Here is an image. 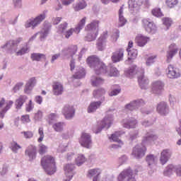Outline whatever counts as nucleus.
I'll use <instances>...</instances> for the list:
<instances>
[{
	"mask_svg": "<svg viewBox=\"0 0 181 181\" xmlns=\"http://www.w3.org/2000/svg\"><path fill=\"white\" fill-rule=\"evenodd\" d=\"M177 0H166V4L169 8H173L175 5H177Z\"/></svg>",
	"mask_w": 181,
	"mask_h": 181,
	"instance_id": "obj_60",
	"label": "nucleus"
},
{
	"mask_svg": "<svg viewBox=\"0 0 181 181\" xmlns=\"http://www.w3.org/2000/svg\"><path fill=\"white\" fill-rule=\"evenodd\" d=\"M136 73H138L136 71V65H133L129 69L125 71L127 77H129V78H132V77H134Z\"/></svg>",
	"mask_w": 181,
	"mask_h": 181,
	"instance_id": "obj_37",
	"label": "nucleus"
},
{
	"mask_svg": "<svg viewBox=\"0 0 181 181\" xmlns=\"http://www.w3.org/2000/svg\"><path fill=\"white\" fill-rule=\"evenodd\" d=\"M28 100V96L23 95H20L18 99H16L15 105L16 108L17 110H21L22 108V106L26 101Z\"/></svg>",
	"mask_w": 181,
	"mask_h": 181,
	"instance_id": "obj_34",
	"label": "nucleus"
},
{
	"mask_svg": "<svg viewBox=\"0 0 181 181\" xmlns=\"http://www.w3.org/2000/svg\"><path fill=\"white\" fill-rule=\"evenodd\" d=\"M121 136V132H116L115 134H112L110 139H112L113 142H117V144H121L122 145V141L119 139Z\"/></svg>",
	"mask_w": 181,
	"mask_h": 181,
	"instance_id": "obj_41",
	"label": "nucleus"
},
{
	"mask_svg": "<svg viewBox=\"0 0 181 181\" xmlns=\"http://www.w3.org/2000/svg\"><path fill=\"white\" fill-rule=\"evenodd\" d=\"M149 40H151V38L141 34L136 37V43L139 47H144Z\"/></svg>",
	"mask_w": 181,
	"mask_h": 181,
	"instance_id": "obj_29",
	"label": "nucleus"
},
{
	"mask_svg": "<svg viewBox=\"0 0 181 181\" xmlns=\"http://www.w3.org/2000/svg\"><path fill=\"white\" fill-rule=\"evenodd\" d=\"M46 19V11H43L41 14L38 15L37 17H35L33 20L27 21L25 23V27L26 28H32V29H35L36 26L38 25H40L43 21Z\"/></svg>",
	"mask_w": 181,
	"mask_h": 181,
	"instance_id": "obj_8",
	"label": "nucleus"
},
{
	"mask_svg": "<svg viewBox=\"0 0 181 181\" xmlns=\"http://www.w3.org/2000/svg\"><path fill=\"white\" fill-rule=\"evenodd\" d=\"M87 6V4L84 0H79V1L76 4L74 9L76 11H81V9H84Z\"/></svg>",
	"mask_w": 181,
	"mask_h": 181,
	"instance_id": "obj_43",
	"label": "nucleus"
},
{
	"mask_svg": "<svg viewBox=\"0 0 181 181\" xmlns=\"http://www.w3.org/2000/svg\"><path fill=\"white\" fill-rule=\"evenodd\" d=\"M101 175V170L99 168L90 169L88 171V177H93V179L96 178V180L100 179V175Z\"/></svg>",
	"mask_w": 181,
	"mask_h": 181,
	"instance_id": "obj_33",
	"label": "nucleus"
},
{
	"mask_svg": "<svg viewBox=\"0 0 181 181\" xmlns=\"http://www.w3.org/2000/svg\"><path fill=\"white\" fill-rule=\"evenodd\" d=\"M178 50L177 46L175 45V44H171L169 46L168 50L167 51V62L168 63L171 62L172 59H173V57L176 55Z\"/></svg>",
	"mask_w": 181,
	"mask_h": 181,
	"instance_id": "obj_19",
	"label": "nucleus"
},
{
	"mask_svg": "<svg viewBox=\"0 0 181 181\" xmlns=\"http://www.w3.org/2000/svg\"><path fill=\"white\" fill-rule=\"evenodd\" d=\"M174 170H176V168L173 165H170L166 167L165 170H164L165 176H170L172 173H173Z\"/></svg>",
	"mask_w": 181,
	"mask_h": 181,
	"instance_id": "obj_45",
	"label": "nucleus"
},
{
	"mask_svg": "<svg viewBox=\"0 0 181 181\" xmlns=\"http://www.w3.org/2000/svg\"><path fill=\"white\" fill-rule=\"evenodd\" d=\"M23 86V82H19L15 85V86L13 88V93H18L19 90L22 88Z\"/></svg>",
	"mask_w": 181,
	"mask_h": 181,
	"instance_id": "obj_58",
	"label": "nucleus"
},
{
	"mask_svg": "<svg viewBox=\"0 0 181 181\" xmlns=\"http://www.w3.org/2000/svg\"><path fill=\"white\" fill-rule=\"evenodd\" d=\"M35 86H36V78L35 77H33L30 78L25 84L24 88L25 94H30V91L33 90V87H35Z\"/></svg>",
	"mask_w": 181,
	"mask_h": 181,
	"instance_id": "obj_27",
	"label": "nucleus"
},
{
	"mask_svg": "<svg viewBox=\"0 0 181 181\" xmlns=\"http://www.w3.org/2000/svg\"><path fill=\"white\" fill-rule=\"evenodd\" d=\"M127 52H128L129 56H131V58L130 57L128 58L129 61L135 59L136 56H138V50L136 49L129 50V48H127Z\"/></svg>",
	"mask_w": 181,
	"mask_h": 181,
	"instance_id": "obj_48",
	"label": "nucleus"
},
{
	"mask_svg": "<svg viewBox=\"0 0 181 181\" xmlns=\"http://www.w3.org/2000/svg\"><path fill=\"white\" fill-rule=\"evenodd\" d=\"M104 103V99H101V101H93L90 103L89 106L88 107V114H91L93 112H95L100 107H101V105Z\"/></svg>",
	"mask_w": 181,
	"mask_h": 181,
	"instance_id": "obj_26",
	"label": "nucleus"
},
{
	"mask_svg": "<svg viewBox=\"0 0 181 181\" xmlns=\"http://www.w3.org/2000/svg\"><path fill=\"white\" fill-rule=\"evenodd\" d=\"M107 37H108L107 32H104L103 35H100L97 42V47L98 50H104V47H105V43H107Z\"/></svg>",
	"mask_w": 181,
	"mask_h": 181,
	"instance_id": "obj_22",
	"label": "nucleus"
},
{
	"mask_svg": "<svg viewBox=\"0 0 181 181\" xmlns=\"http://www.w3.org/2000/svg\"><path fill=\"white\" fill-rule=\"evenodd\" d=\"M156 139H158V136L148 133L142 141V145H136L133 148L132 156L136 158V159H142L145 156V152H146V147L144 145L151 144L153 141H156Z\"/></svg>",
	"mask_w": 181,
	"mask_h": 181,
	"instance_id": "obj_1",
	"label": "nucleus"
},
{
	"mask_svg": "<svg viewBox=\"0 0 181 181\" xmlns=\"http://www.w3.org/2000/svg\"><path fill=\"white\" fill-rule=\"evenodd\" d=\"M33 108H35L33 102H32V100H30L28 102V104H26V105H25V110H26L27 112H30V111L33 110Z\"/></svg>",
	"mask_w": 181,
	"mask_h": 181,
	"instance_id": "obj_54",
	"label": "nucleus"
},
{
	"mask_svg": "<svg viewBox=\"0 0 181 181\" xmlns=\"http://www.w3.org/2000/svg\"><path fill=\"white\" fill-rule=\"evenodd\" d=\"M79 144L81 146H83V148L90 149L93 145L91 135L88 133H82L81 139H79Z\"/></svg>",
	"mask_w": 181,
	"mask_h": 181,
	"instance_id": "obj_10",
	"label": "nucleus"
},
{
	"mask_svg": "<svg viewBox=\"0 0 181 181\" xmlns=\"http://www.w3.org/2000/svg\"><path fill=\"white\" fill-rule=\"evenodd\" d=\"M84 162H86V157H84V155L83 154H79L76 158V163L77 166H81Z\"/></svg>",
	"mask_w": 181,
	"mask_h": 181,
	"instance_id": "obj_47",
	"label": "nucleus"
},
{
	"mask_svg": "<svg viewBox=\"0 0 181 181\" xmlns=\"http://www.w3.org/2000/svg\"><path fill=\"white\" fill-rule=\"evenodd\" d=\"M86 76V70L83 67H76L75 74L73 75L74 78H83Z\"/></svg>",
	"mask_w": 181,
	"mask_h": 181,
	"instance_id": "obj_36",
	"label": "nucleus"
},
{
	"mask_svg": "<svg viewBox=\"0 0 181 181\" xmlns=\"http://www.w3.org/2000/svg\"><path fill=\"white\" fill-rule=\"evenodd\" d=\"M73 33H74V29L73 28H71L69 30L63 33L64 36L66 37V39H69L70 37L73 35Z\"/></svg>",
	"mask_w": 181,
	"mask_h": 181,
	"instance_id": "obj_57",
	"label": "nucleus"
},
{
	"mask_svg": "<svg viewBox=\"0 0 181 181\" xmlns=\"http://www.w3.org/2000/svg\"><path fill=\"white\" fill-rule=\"evenodd\" d=\"M86 18L84 17L83 18H82L78 24L77 25V26L74 28V32L75 33H80V31L83 29V28H84V26L86 25Z\"/></svg>",
	"mask_w": 181,
	"mask_h": 181,
	"instance_id": "obj_40",
	"label": "nucleus"
},
{
	"mask_svg": "<svg viewBox=\"0 0 181 181\" xmlns=\"http://www.w3.org/2000/svg\"><path fill=\"white\" fill-rule=\"evenodd\" d=\"M111 111H114V110L110 109L106 112V115L102 120L100 126H95L93 127V131L95 134H100V132L103 131V128H107V129H108V128L111 127L112 121H114V115H112V113H110Z\"/></svg>",
	"mask_w": 181,
	"mask_h": 181,
	"instance_id": "obj_5",
	"label": "nucleus"
},
{
	"mask_svg": "<svg viewBox=\"0 0 181 181\" xmlns=\"http://www.w3.org/2000/svg\"><path fill=\"white\" fill-rule=\"evenodd\" d=\"M30 59L33 62H40L41 59L46 60V55L41 53H33L30 55Z\"/></svg>",
	"mask_w": 181,
	"mask_h": 181,
	"instance_id": "obj_38",
	"label": "nucleus"
},
{
	"mask_svg": "<svg viewBox=\"0 0 181 181\" xmlns=\"http://www.w3.org/2000/svg\"><path fill=\"white\" fill-rule=\"evenodd\" d=\"M88 49L86 47H83L81 49V50L80 51V52L78 53V55H75V57H77L78 62H80L81 60V59H83V54H85V53L87 52Z\"/></svg>",
	"mask_w": 181,
	"mask_h": 181,
	"instance_id": "obj_55",
	"label": "nucleus"
},
{
	"mask_svg": "<svg viewBox=\"0 0 181 181\" xmlns=\"http://www.w3.org/2000/svg\"><path fill=\"white\" fill-rule=\"evenodd\" d=\"M157 112L160 115H168L169 114V106L166 102H160L157 105Z\"/></svg>",
	"mask_w": 181,
	"mask_h": 181,
	"instance_id": "obj_21",
	"label": "nucleus"
},
{
	"mask_svg": "<svg viewBox=\"0 0 181 181\" xmlns=\"http://www.w3.org/2000/svg\"><path fill=\"white\" fill-rule=\"evenodd\" d=\"M62 114L64 115L66 119H71V118L74 117L76 109L71 105H65L62 109Z\"/></svg>",
	"mask_w": 181,
	"mask_h": 181,
	"instance_id": "obj_12",
	"label": "nucleus"
},
{
	"mask_svg": "<svg viewBox=\"0 0 181 181\" xmlns=\"http://www.w3.org/2000/svg\"><path fill=\"white\" fill-rule=\"evenodd\" d=\"M122 122L124 128H127V129L135 128L136 127V124H138V122L134 117L124 119Z\"/></svg>",
	"mask_w": 181,
	"mask_h": 181,
	"instance_id": "obj_20",
	"label": "nucleus"
},
{
	"mask_svg": "<svg viewBox=\"0 0 181 181\" xmlns=\"http://www.w3.org/2000/svg\"><path fill=\"white\" fill-rule=\"evenodd\" d=\"M93 95L94 98H96V100H99V101H101V100L103 99V103L105 101V89L103 88H100L97 90H95L93 93Z\"/></svg>",
	"mask_w": 181,
	"mask_h": 181,
	"instance_id": "obj_28",
	"label": "nucleus"
},
{
	"mask_svg": "<svg viewBox=\"0 0 181 181\" xmlns=\"http://www.w3.org/2000/svg\"><path fill=\"white\" fill-rule=\"evenodd\" d=\"M25 156H28L30 162L36 159V155H37V148L33 145L28 146L25 151Z\"/></svg>",
	"mask_w": 181,
	"mask_h": 181,
	"instance_id": "obj_13",
	"label": "nucleus"
},
{
	"mask_svg": "<svg viewBox=\"0 0 181 181\" xmlns=\"http://www.w3.org/2000/svg\"><path fill=\"white\" fill-rule=\"evenodd\" d=\"M13 2L15 8L18 9L22 8V0H13Z\"/></svg>",
	"mask_w": 181,
	"mask_h": 181,
	"instance_id": "obj_62",
	"label": "nucleus"
},
{
	"mask_svg": "<svg viewBox=\"0 0 181 181\" xmlns=\"http://www.w3.org/2000/svg\"><path fill=\"white\" fill-rule=\"evenodd\" d=\"M43 117V114L42 113V111L39 110L37 113H35L34 116L35 121H40Z\"/></svg>",
	"mask_w": 181,
	"mask_h": 181,
	"instance_id": "obj_61",
	"label": "nucleus"
},
{
	"mask_svg": "<svg viewBox=\"0 0 181 181\" xmlns=\"http://www.w3.org/2000/svg\"><path fill=\"white\" fill-rule=\"evenodd\" d=\"M163 87H165L163 82L160 81H156L153 82L152 85L153 93L156 94L157 95H160L163 91Z\"/></svg>",
	"mask_w": 181,
	"mask_h": 181,
	"instance_id": "obj_18",
	"label": "nucleus"
},
{
	"mask_svg": "<svg viewBox=\"0 0 181 181\" xmlns=\"http://www.w3.org/2000/svg\"><path fill=\"white\" fill-rule=\"evenodd\" d=\"M118 181H136L134 172L131 168H127L122 171L117 177Z\"/></svg>",
	"mask_w": 181,
	"mask_h": 181,
	"instance_id": "obj_9",
	"label": "nucleus"
},
{
	"mask_svg": "<svg viewBox=\"0 0 181 181\" xmlns=\"http://www.w3.org/2000/svg\"><path fill=\"white\" fill-rule=\"evenodd\" d=\"M121 93V88L118 85H114L112 87V91L109 93V95L110 97H112L114 95H118Z\"/></svg>",
	"mask_w": 181,
	"mask_h": 181,
	"instance_id": "obj_42",
	"label": "nucleus"
},
{
	"mask_svg": "<svg viewBox=\"0 0 181 181\" xmlns=\"http://www.w3.org/2000/svg\"><path fill=\"white\" fill-rule=\"evenodd\" d=\"M153 122H155L153 120H144L141 122V125H143V127H151V125H153Z\"/></svg>",
	"mask_w": 181,
	"mask_h": 181,
	"instance_id": "obj_63",
	"label": "nucleus"
},
{
	"mask_svg": "<svg viewBox=\"0 0 181 181\" xmlns=\"http://www.w3.org/2000/svg\"><path fill=\"white\" fill-rule=\"evenodd\" d=\"M41 165L47 175H54L56 173V163L52 156H46L41 160Z\"/></svg>",
	"mask_w": 181,
	"mask_h": 181,
	"instance_id": "obj_4",
	"label": "nucleus"
},
{
	"mask_svg": "<svg viewBox=\"0 0 181 181\" xmlns=\"http://www.w3.org/2000/svg\"><path fill=\"white\" fill-rule=\"evenodd\" d=\"M146 162L150 168V169H152L158 163V157H156L153 154H148L146 156Z\"/></svg>",
	"mask_w": 181,
	"mask_h": 181,
	"instance_id": "obj_30",
	"label": "nucleus"
},
{
	"mask_svg": "<svg viewBox=\"0 0 181 181\" xmlns=\"http://www.w3.org/2000/svg\"><path fill=\"white\" fill-rule=\"evenodd\" d=\"M23 40V38L18 37L16 40H10L1 47V49H5L8 53H15L18 49V45Z\"/></svg>",
	"mask_w": 181,
	"mask_h": 181,
	"instance_id": "obj_7",
	"label": "nucleus"
},
{
	"mask_svg": "<svg viewBox=\"0 0 181 181\" xmlns=\"http://www.w3.org/2000/svg\"><path fill=\"white\" fill-rule=\"evenodd\" d=\"M78 50V47L74 45H69L62 50V54L64 57H66V59L71 58L70 62L71 71H73V70L76 69V59H74V56H76V53H77Z\"/></svg>",
	"mask_w": 181,
	"mask_h": 181,
	"instance_id": "obj_3",
	"label": "nucleus"
},
{
	"mask_svg": "<svg viewBox=\"0 0 181 181\" xmlns=\"http://www.w3.org/2000/svg\"><path fill=\"white\" fill-rule=\"evenodd\" d=\"M142 23L147 33H151V35L156 33V30H158V29L156 28V25H155L153 22L149 21L148 19H144Z\"/></svg>",
	"mask_w": 181,
	"mask_h": 181,
	"instance_id": "obj_15",
	"label": "nucleus"
},
{
	"mask_svg": "<svg viewBox=\"0 0 181 181\" xmlns=\"http://www.w3.org/2000/svg\"><path fill=\"white\" fill-rule=\"evenodd\" d=\"M151 13L156 18H160V16H163V13H162V11H160V8H159L153 9Z\"/></svg>",
	"mask_w": 181,
	"mask_h": 181,
	"instance_id": "obj_50",
	"label": "nucleus"
},
{
	"mask_svg": "<svg viewBox=\"0 0 181 181\" xmlns=\"http://www.w3.org/2000/svg\"><path fill=\"white\" fill-rule=\"evenodd\" d=\"M86 62L89 67L94 70L95 74H105L108 73V68L98 57L95 56L89 57Z\"/></svg>",
	"mask_w": 181,
	"mask_h": 181,
	"instance_id": "obj_2",
	"label": "nucleus"
},
{
	"mask_svg": "<svg viewBox=\"0 0 181 181\" xmlns=\"http://www.w3.org/2000/svg\"><path fill=\"white\" fill-rule=\"evenodd\" d=\"M145 104L146 103L143 99H137L132 100L129 104H127L124 108L129 111H134L135 110H138V108H141V107H144Z\"/></svg>",
	"mask_w": 181,
	"mask_h": 181,
	"instance_id": "obj_11",
	"label": "nucleus"
},
{
	"mask_svg": "<svg viewBox=\"0 0 181 181\" xmlns=\"http://www.w3.org/2000/svg\"><path fill=\"white\" fill-rule=\"evenodd\" d=\"M38 134L40 135V138H38V142H42L43 139L45 138V133L43 132V129L42 127L39 128Z\"/></svg>",
	"mask_w": 181,
	"mask_h": 181,
	"instance_id": "obj_59",
	"label": "nucleus"
},
{
	"mask_svg": "<svg viewBox=\"0 0 181 181\" xmlns=\"http://www.w3.org/2000/svg\"><path fill=\"white\" fill-rule=\"evenodd\" d=\"M172 156V151L169 149L163 150L160 153V162L161 165H165L168 163L169 159Z\"/></svg>",
	"mask_w": 181,
	"mask_h": 181,
	"instance_id": "obj_24",
	"label": "nucleus"
},
{
	"mask_svg": "<svg viewBox=\"0 0 181 181\" xmlns=\"http://www.w3.org/2000/svg\"><path fill=\"white\" fill-rule=\"evenodd\" d=\"M124 13V8L121 7L119 10V26H124L127 23V20L124 18L122 14Z\"/></svg>",
	"mask_w": 181,
	"mask_h": 181,
	"instance_id": "obj_39",
	"label": "nucleus"
},
{
	"mask_svg": "<svg viewBox=\"0 0 181 181\" xmlns=\"http://www.w3.org/2000/svg\"><path fill=\"white\" fill-rule=\"evenodd\" d=\"M167 71V76L169 78H179L180 77V71L173 65H169Z\"/></svg>",
	"mask_w": 181,
	"mask_h": 181,
	"instance_id": "obj_16",
	"label": "nucleus"
},
{
	"mask_svg": "<svg viewBox=\"0 0 181 181\" xmlns=\"http://www.w3.org/2000/svg\"><path fill=\"white\" fill-rule=\"evenodd\" d=\"M110 76L111 77H117V76H119V71L117 68L115 67H110Z\"/></svg>",
	"mask_w": 181,
	"mask_h": 181,
	"instance_id": "obj_51",
	"label": "nucleus"
},
{
	"mask_svg": "<svg viewBox=\"0 0 181 181\" xmlns=\"http://www.w3.org/2000/svg\"><path fill=\"white\" fill-rule=\"evenodd\" d=\"M111 59L114 63L122 62L124 59V49H119L113 52Z\"/></svg>",
	"mask_w": 181,
	"mask_h": 181,
	"instance_id": "obj_25",
	"label": "nucleus"
},
{
	"mask_svg": "<svg viewBox=\"0 0 181 181\" xmlns=\"http://www.w3.org/2000/svg\"><path fill=\"white\" fill-rule=\"evenodd\" d=\"M52 87L54 95H62V94H63L64 88H63V85L62 83L59 82H54Z\"/></svg>",
	"mask_w": 181,
	"mask_h": 181,
	"instance_id": "obj_32",
	"label": "nucleus"
},
{
	"mask_svg": "<svg viewBox=\"0 0 181 181\" xmlns=\"http://www.w3.org/2000/svg\"><path fill=\"white\" fill-rule=\"evenodd\" d=\"M50 29H52V25L49 23H45L44 28L40 32H37L38 35H40V42L46 40V37H47L49 33H50Z\"/></svg>",
	"mask_w": 181,
	"mask_h": 181,
	"instance_id": "obj_14",
	"label": "nucleus"
},
{
	"mask_svg": "<svg viewBox=\"0 0 181 181\" xmlns=\"http://www.w3.org/2000/svg\"><path fill=\"white\" fill-rule=\"evenodd\" d=\"M67 23H64L61 25H59V32H61L62 33H64V30L66 29H67Z\"/></svg>",
	"mask_w": 181,
	"mask_h": 181,
	"instance_id": "obj_64",
	"label": "nucleus"
},
{
	"mask_svg": "<svg viewBox=\"0 0 181 181\" xmlns=\"http://www.w3.org/2000/svg\"><path fill=\"white\" fill-rule=\"evenodd\" d=\"M21 148H22V147H21V146L19 144H18V143L16 141H13L11 144V150L15 153H17L18 151H19V149H21Z\"/></svg>",
	"mask_w": 181,
	"mask_h": 181,
	"instance_id": "obj_53",
	"label": "nucleus"
},
{
	"mask_svg": "<svg viewBox=\"0 0 181 181\" xmlns=\"http://www.w3.org/2000/svg\"><path fill=\"white\" fill-rule=\"evenodd\" d=\"M26 53H29V47H28V43L25 45L20 49L16 52V56H23V54H26Z\"/></svg>",
	"mask_w": 181,
	"mask_h": 181,
	"instance_id": "obj_44",
	"label": "nucleus"
},
{
	"mask_svg": "<svg viewBox=\"0 0 181 181\" xmlns=\"http://www.w3.org/2000/svg\"><path fill=\"white\" fill-rule=\"evenodd\" d=\"M73 170H74V165L73 164H67L64 167L65 176L66 177L64 181H70L73 179V176H74Z\"/></svg>",
	"mask_w": 181,
	"mask_h": 181,
	"instance_id": "obj_23",
	"label": "nucleus"
},
{
	"mask_svg": "<svg viewBox=\"0 0 181 181\" xmlns=\"http://www.w3.org/2000/svg\"><path fill=\"white\" fill-rule=\"evenodd\" d=\"M47 152V146L44 144H40L39 153L40 155H45Z\"/></svg>",
	"mask_w": 181,
	"mask_h": 181,
	"instance_id": "obj_56",
	"label": "nucleus"
},
{
	"mask_svg": "<svg viewBox=\"0 0 181 181\" xmlns=\"http://www.w3.org/2000/svg\"><path fill=\"white\" fill-rule=\"evenodd\" d=\"M64 125V123L63 122H57L53 124L52 128H54L56 132H62V131H63Z\"/></svg>",
	"mask_w": 181,
	"mask_h": 181,
	"instance_id": "obj_46",
	"label": "nucleus"
},
{
	"mask_svg": "<svg viewBox=\"0 0 181 181\" xmlns=\"http://www.w3.org/2000/svg\"><path fill=\"white\" fill-rule=\"evenodd\" d=\"M90 82L93 87H98V86L104 84V79L97 76H93Z\"/></svg>",
	"mask_w": 181,
	"mask_h": 181,
	"instance_id": "obj_35",
	"label": "nucleus"
},
{
	"mask_svg": "<svg viewBox=\"0 0 181 181\" xmlns=\"http://www.w3.org/2000/svg\"><path fill=\"white\" fill-rule=\"evenodd\" d=\"M138 81L141 90H146V88H148L149 79H148L144 74H141L138 77Z\"/></svg>",
	"mask_w": 181,
	"mask_h": 181,
	"instance_id": "obj_31",
	"label": "nucleus"
},
{
	"mask_svg": "<svg viewBox=\"0 0 181 181\" xmlns=\"http://www.w3.org/2000/svg\"><path fill=\"white\" fill-rule=\"evenodd\" d=\"M138 135H139V132L138 130H134L129 133V141H135L138 138Z\"/></svg>",
	"mask_w": 181,
	"mask_h": 181,
	"instance_id": "obj_52",
	"label": "nucleus"
},
{
	"mask_svg": "<svg viewBox=\"0 0 181 181\" xmlns=\"http://www.w3.org/2000/svg\"><path fill=\"white\" fill-rule=\"evenodd\" d=\"M162 21H163V24L166 28L165 30H168V29H169V27L172 26V18H164L162 19Z\"/></svg>",
	"mask_w": 181,
	"mask_h": 181,
	"instance_id": "obj_49",
	"label": "nucleus"
},
{
	"mask_svg": "<svg viewBox=\"0 0 181 181\" xmlns=\"http://www.w3.org/2000/svg\"><path fill=\"white\" fill-rule=\"evenodd\" d=\"M100 21H94L86 26L87 30H89L86 36L85 37V40L86 42H93L97 39L98 36V25Z\"/></svg>",
	"mask_w": 181,
	"mask_h": 181,
	"instance_id": "obj_6",
	"label": "nucleus"
},
{
	"mask_svg": "<svg viewBox=\"0 0 181 181\" xmlns=\"http://www.w3.org/2000/svg\"><path fill=\"white\" fill-rule=\"evenodd\" d=\"M129 9L132 13L139 11V8L142 6V0H129Z\"/></svg>",
	"mask_w": 181,
	"mask_h": 181,
	"instance_id": "obj_17",
	"label": "nucleus"
}]
</instances>
